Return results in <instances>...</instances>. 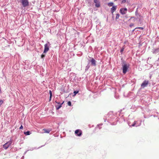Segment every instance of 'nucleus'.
<instances>
[{"label": "nucleus", "instance_id": "f257e3e1", "mask_svg": "<svg viewBox=\"0 0 159 159\" xmlns=\"http://www.w3.org/2000/svg\"><path fill=\"white\" fill-rule=\"evenodd\" d=\"M20 2L23 7H26L29 6V2L28 0H21Z\"/></svg>", "mask_w": 159, "mask_h": 159}, {"label": "nucleus", "instance_id": "f03ea898", "mask_svg": "<svg viewBox=\"0 0 159 159\" xmlns=\"http://www.w3.org/2000/svg\"><path fill=\"white\" fill-rule=\"evenodd\" d=\"M50 45L49 43L48 42L44 45V49L43 51V53H46L48 51Z\"/></svg>", "mask_w": 159, "mask_h": 159}, {"label": "nucleus", "instance_id": "7ed1b4c3", "mask_svg": "<svg viewBox=\"0 0 159 159\" xmlns=\"http://www.w3.org/2000/svg\"><path fill=\"white\" fill-rule=\"evenodd\" d=\"M11 141H10L7 142L3 145V148L5 149H7L12 143Z\"/></svg>", "mask_w": 159, "mask_h": 159}, {"label": "nucleus", "instance_id": "20e7f679", "mask_svg": "<svg viewBox=\"0 0 159 159\" xmlns=\"http://www.w3.org/2000/svg\"><path fill=\"white\" fill-rule=\"evenodd\" d=\"M127 11V9L126 8H121L120 10V13L122 15L125 14Z\"/></svg>", "mask_w": 159, "mask_h": 159}, {"label": "nucleus", "instance_id": "39448f33", "mask_svg": "<svg viewBox=\"0 0 159 159\" xmlns=\"http://www.w3.org/2000/svg\"><path fill=\"white\" fill-rule=\"evenodd\" d=\"M128 67L126 64H125L123 66V72L124 74H125L127 71Z\"/></svg>", "mask_w": 159, "mask_h": 159}, {"label": "nucleus", "instance_id": "423d86ee", "mask_svg": "<svg viewBox=\"0 0 159 159\" xmlns=\"http://www.w3.org/2000/svg\"><path fill=\"white\" fill-rule=\"evenodd\" d=\"M148 84V81L145 80L143 82L142 84L141 85V86L143 88H144Z\"/></svg>", "mask_w": 159, "mask_h": 159}, {"label": "nucleus", "instance_id": "0eeeda50", "mask_svg": "<svg viewBox=\"0 0 159 159\" xmlns=\"http://www.w3.org/2000/svg\"><path fill=\"white\" fill-rule=\"evenodd\" d=\"M75 133L78 136H80L82 134V132L81 131L80 129H77L75 131Z\"/></svg>", "mask_w": 159, "mask_h": 159}, {"label": "nucleus", "instance_id": "6e6552de", "mask_svg": "<svg viewBox=\"0 0 159 159\" xmlns=\"http://www.w3.org/2000/svg\"><path fill=\"white\" fill-rule=\"evenodd\" d=\"M51 130L50 129H43L42 131L43 132H42V133H49L50 132Z\"/></svg>", "mask_w": 159, "mask_h": 159}, {"label": "nucleus", "instance_id": "1a4fd4ad", "mask_svg": "<svg viewBox=\"0 0 159 159\" xmlns=\"http://www.w3.org/2000/svg\"><path fill=\"white\" fill-rule=\"evenodd\" d=\"M116 9V6H113L111 9V13H113Z\"/></svg>", "mask_w": 159, "mask_h": 159}, {"label": "nucleus", "instance_id": "9d476101", "mask_svg": "<svg viewBox=\"0 0 159 159\" xmlns=\"http://www.w3.org/2000/svg\"><path fill=\"white\" fill-rule=\"evenodd\" d=\"M56 102L59 105H57L56 106V108L57 110H58L61 107V106L63 103L61 104H60V102H58L56 101Z\"/></svg>", "mask_w": 159, "mask_h": 159}, {"label": "nucleus", "instance_id": "9b49d317", "mask_svg": "<svg viewBox=\"0 0 159 159\" xmlns=\"http://www.w3.org/2000/svg\"><path fill=\"white\" fill-rule=\"evenodd\" d=\"M90 62L91 63V65L94 66H95L96 65V61L93 58H92L90 61Z\"/></svg>", "mask_w": 159, "mask_h": 159}, {"label": "nucleus", "instance_id": "f8f14e48", "mask_svg": "<svg viewBox=\"0 0 159 159\" xmlns=\"http://www.w3.org/2000/svg\"><path fill=\"white\" fill-rule=\"evenodd\" d=\"M138 8H137L135 12V15L136 16H137L138 18H139V17L140 16V15L139 13H138Z\"/></svg>", "mask_w": 159, "mask_h": 159}, {"label": "nucleus", "instance_id": "ddd939ff", "mask_svg": "<svg viewBox=\"0 0 159 159\" xmlns=\"http://www.w3.org/2000/svg\"><path fill=\"white\" fill-rule=\"evenodd\" d=\"M95 3V6L97 7H99L100 6V3L99 1L96 2Z\"/></svg>", "mask_w": 159, "mask_h": 159}, {"label": "nucleus", "instance_id": "4468645a", "mask_svg": "<svg viewBox=\"0 0 159 159\" xmlns=\"http://www.w3.org/2000/svg\"><path fill=\"white\" fill-rule=\"evenodd\" d=\"M49 94H50V99L49 101H50L51 99V98L52 96V92L51 90H49Z\"/></svg>", "mask_w": 159, "mask_h": 159}, {"label": "nucleus", "instance_id": "2eb2a0df", "mask_svg": "<svg viewBox=\"0 0 159 159\" xmlns=\"http://www.w3.org/2000/svg\"><path fill=\"white\" fill-rule=\"evenodd\" d=\"M113 4H114V3L113 2H111L108 3V5L109 7H111L113 6Z\"/></svg>", "mask_w": 159, "mask_h": 159}, {"label": "nucleus", "instance_id": "dca6fc26", "mask_svg": "<svg viewBox=\"0 0 159 159\" xmlns=\"http://www.w3.org/2000/svg\"><path fill=\"white\" fill-rule=\"evenodd\" d=\"M24 134L26 135H29L30 134V131H28L26 132H24Z\"/></svg>", "mask_w": 159, "mask_h": 159}, {"label": "nucleus", "instance_id": "f3484780", "mask_svg": "<svg viewBox=\"0 0 159 159\" xmlns=\"http://www.w3.org/2000/svg\"><path fill=\"white\" fill-rule=\"evenodd\" d=\"M116 20H117V19H118L119 18V17L120 16V14L119 13H117L116 14Z\"/></svg>", "mask_w": 159, "mask_h": 159}, {"label": "nucleus", "instance_id": "a211bd4d", "mask_svg": "<svg viewBox=\"0 0 159 159\" xmlns=\"http://www.w3.org/2000/svg\"><path fill=\"white\" fill-rule=\"evenodd\" d=\"M79 93L78 91H75L74 92V96H75L76 95V94Z\"/></svg>", "mask_w": 159, "mask_h": 159}, {"label": "nucleus", "instance_id": "6ab92c4d", "mask_svg": "<svg viewBox=\"0 0 159 159\" xmlns=\"http://www.w3.org/2000/svg\"><path fill=\"white\" fill-rule=\"evenodd\" d=\"M135 29H139L141 30H143L144 29V28L143 27H137L135 28Z\"/></svg>", "mask_w": 159, "mask_h": 159}, {"label": "nucleus", "instance_id": "aec40b11", "mask_svg": "<svg viewBox=\"0 0 159 159\" xmlns=\"http://www.w3.org/2000/svg\"><path fill=\"white\" fill-rule=\"evenodd\" d=\"M67 104L69 106H71V103L70 101H69L67 103Z\"/></svg>", "mask_w": 159, "mask_h": 159}, {"label": "nucleus", "instance_id": "412c9836", "mask_svg": "<svg viewBox=\"0 0 159 159\" xmlns=\"http://www.w3.org/2000/svg\"><path fill=\"white\" fill-rule=\"evenodd\" d=\"M3 103V101L2 100H0V106Z\"/></svg>", "mask_w": 159, "mask_h": 159}, {"label": "nucleus", "instance_id": "4be33fe9", "mask_svg": "<svg viewBox=\"0 0 159 159\" xmlns=\"http://www.w3.org/2000/svg\"><path fill=\"white\" fill-rule=\"evenodd\" d=\"M44 53H43H43L42 54L41 56V57L42 58L44 57L45 56V54H44Z\"/></svg>", "mask_w": 159, "mask_h": 159}, {"label": "nucleus", "instance_id": "5701e85b", "mask_svg": "<svg viewBox=\"0 0 159 159\" xmlns=\"http://www.w3.org/2000/svg\"><path fill=\"white\" fill-rule=\"evenodd\" d=\"M136 121H135L134 122V123H133L131 125L132 126H135V124H136Z\"/></svg>", "mask_w": 159, "mask_h": 159}, {"label": "nucleus", "instance_id": "b1692460", "mask_svg": "<svg viewBox=\"0 0 159 159\" xmlns=\"http://www.w3.org/2000/svg\"><path fill=\"white\" fill-rule=\"evenodd\" d=\"M126 0H122V1L121 2V3H124L126 2Z\"/></svg>", "mask_w": 159, "mask_h": 159}, {"label": "nucleus", "instance_id": "393cba45", "mask_svg": "<svg viewBox=\"0 0 159 159\" xmlns=\"http://www.w3.org/2000/svg\"><path fill=\"white\" fill-rule=\"evenodd\" d=\"M134 24L133 23H131L130 25H129V27H132V26H133L134 25Z\"/></svg>", "mask_w": 159, "mask_h": 159}, {"label": "nucleus", "instance_id": "a878e982", "mask_svg": "<svg viewBox=\"0 0 159 159\" xmlns=\"http://www.w3.org/2000/svg\"><path fill=\"white\" fill-rule=\"evenodd\" d=\"M92 0H88V2L89 3L91 4V2Z\"/></svg>", "mask_w": 159, "mask_h": 159}, {"label": "nucleus", "instance_id": "bb28decb", "mask_svg": "<svg viewBox=\"0 0 159 159\" xmlns=\"http://www.w3.org/2000/svg\"><path fill=\"white\" fill-rule=\"evenodd\" d=\"M23 128V127L22 125H21L19 129H22Z\"/></svg>", "mask_w": 159, "mask_h": 159}, {"label": "nucleus", "instance_id": "cd10ccee", "mask_svg": "<svg viewBox=\"0 0 159 159\" xmlns=\"http://www.w3.org/2000/svg\"><path fill=\"white\" fill-rule=\"evenodd\" d=\"M123 50H124V49L123 48H122V49H121V50H120V52L121 53H122V52H123Z\"/></svg>", "mask_w": 159, "mask_h": 159}, {"label": "nucleus", "instance_id": "c85d7f7f", "mask_svg": "<svg viewBox=\"0 0 159 159\" xmlns=\"http://www.w3.org/2000/svg\"><path fill=\"white\" fill-rule=\"evenodd\" d=\"M98 0H94V3H96V2H98Z\"/></svg>", "mask_w": 159, "mask_h": 159}, {"label": "nucleus", "instance_id": "c756f323", "mask_svg": "<svg viewBox=\"0 0 159 159\" xmlns=\"http://www.w3.org/2000/svg\"><path fill=\"white\" fill-rule=\"evenodd\" d=\"M134 18V16L131 17H130V19H129V20H130V19H132V18Z\"/></svg>", "mask_w": 159, "mask_h": 159}, {"label": "nucleus", "instance_id": "7c9ffc66", "mask_svg": "<svg viewBox=\"0 0 159 159\" xmlns=\"http://www.w3.org/2000/svg\"><path fill=\"white\" fill-rule=\"evenodd\" d=\"M111 14L112 16V18H113V16H114V14H113V13H111Z\"/></svg>", "mask_w": 159, "mask_h": 159}, {"label": "nucleus", "instance_id": "2f4dec72", "mask_svg": "<svg viewBox=\"0 0 159 159\" xmlns=\"http://www.w3.org/2000/svg\"><path fill=\"white\" fill-rule=\"evenodd\" d=\"M135 29H134V30H133V31H132V32H134V31L135 30Z\"/></svg>", "mask_w": 159, "mask_h": 159}, {"label": "nucleus", "instance_id": "473e14b6", "mask_svg": "<svg viewBox=\"0 0 159 159\" xmlns=\"http://www.w3.org/2000/svg\"><path fill=\"white\" fill-rule=\"evenodd\" d=\"M117 0H114L115 1H117Z\"/></svg>", "mask_w": 159, "mask_h": 159}]
</instances>
